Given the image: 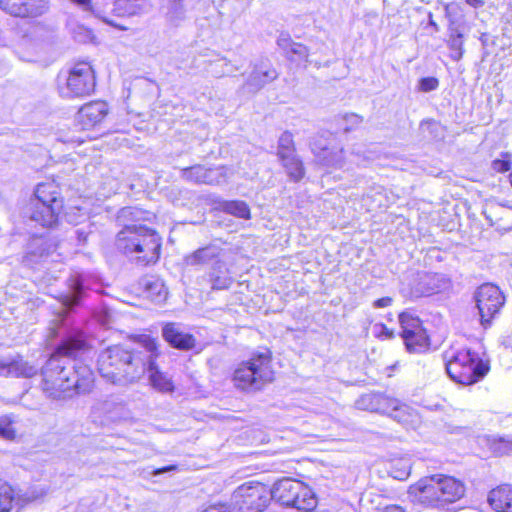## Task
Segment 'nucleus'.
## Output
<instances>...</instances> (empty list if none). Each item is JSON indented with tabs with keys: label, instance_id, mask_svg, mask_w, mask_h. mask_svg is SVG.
<instances>
[{
	"label": "nucleus",
	"instance_id": "obj_41",
	"mask_svg": "<svg viewBox=\"0 0 512 512\" xmlns=\"http://www.w3.org/2000/svg\"><path fill=\"white\" fill-rule=\"evenodd\" d=\"M378 393H367L361 395L355 401V407L359 410L376 412Z\"/></svg>",
	"mask_w": 512,
	"mask_h": 512
},
{
	"label": "nucleus",
	"instance_id": "obj_6",
	"mask_svg": "<svg viewBox=\"0 0 512 512\" xmlns=\"http://www.w3.org/2000/svg\"><path fill=\"white\" fill-rule=\"evenodd\" d=\"M271 356L269 351L253 354L248 360L242 362L233 373L235 387L243 391H258L273 380V371L270 367Z\"/></svg>",
	"mask_w": 512,
	"mask_h": 512
},
{
	"label": "nucleus",
	"instance_id": "obj_7",
	"mask_svg": "<svg viewBox=\"0 0 512 512\" xmlns=\"http://www.w3.org/2000/svg\"><path fill=\"white\" fill-rule=\"evenodd\" d=\"M63 201L53 183H40L35 189V197L30 202L29 219L43 227H52L58 221Z\"/></svg>",
	"mask_w": 512,
	"mask_h": 512
},
{
	"label": "nucleus",
	"instance_id": "obj_20",
	"mask_svg": "<svg viewBox=\"0 0 512 512\" xmlns=\"http://www.w3.org/2000/svg\"><path fill=\"white\" fill-rule=\"evenodd\" d=\"M163 339L173 348L178 350H190L195 347V337L183 331L180 324L166 323L162 327Z\"/></svg>",
	"mask_w": 512,
	"mask_h": 512
},
{
	"label": "nucleus",
	"instance_id": "obj_8",
	"mask_svg": "<svg viewBox=\"0 0 512 512\" xmlns=\"http://www.w3.org/2000/svg\"><path fill=\"white\" fill-rule=\"evenodd\" d=\"M271 500L283 506L297 510H312L316 506V498L312 489L302 481L292 478H282L270 489Z\"/></svg>",
	"mask_w": 512,
	"mask_h": 512
},
{
	"label": "nucleus",
	"instance_id": "obj_29",
	"mask_svg": "<svg viewBox=\"0 0 512 512\" xmlns=\"http://www.w3.org/2000/svg\"><path fill=\"white\" fill-rule=\"evenodd\" d=\"M141 284L147 297L152 301L162 302L166 299L168 292L160 278L148 276L142 279Z\"/></svg>",
	"mask_w": 512,
	"mask_h": 512
},
{
	"label": "nucleus",
	"instance_id": "obj_33",
	"mask_svg": "<svg viewBox=\"0 0 512 512\" xmlns=\"http://www.w3.org/2000/svg\"><path fill=\"white\" fill-rule=\"evenodd\" d=\"M399 322L401 326V337L423 330L422 323L417 316L410 312H402L399 314Z\"/></svg>",
	"mask_w": 512,
	"mask_h": 512
},
{
	"label": "nucleus",
	"instance_id": "obj_59",
	"mask_svg": "<svg viewBox=\"0 0 512 512\" xmlns=\"http://www.w3.org/2000/svg\"><path fill=\"white\" fill-rule=\"evenodd\" d=\"M511 179H510V183H511V186H512V174L510 175Z\"/></svg>",
	"mask_w": 512,
	"mask_h": 512
},
{
	"label": "nucleus",
	"instance_id": "obj_5",
	"mask_svg": "<svg viewBox=\"0 0 512 512\" xmlns=\"http://www.w3.org/2000/svg\"><path fill=\"white\" fill-rule=\"evenodd\" d=\"M448 376L456 383L472 385L487 374L489 368L470 348L450 349L444 353Z\"/></svg>",
	"mask_w": 512,
	"mask_h": 512
},
{
	"label": "nucleus",
	"instance_id": "obj_23",
	"mask_svg": "<svg viewBox=\"0 0 512 512\" xmlns=\"http://www.w3.org/2000/svg\"><path fill=\"white\" fill-rule=\"evenodd\" d=\"M224 249L215 243H210L201 247L184 257V263L187 266H199L214 263L216 260H222Z\"/></svg>",
	"mask_w": 512,
	"mask_h": 512
},
{
	"label": "nucleus",
	"instance_id": "obj_26",
	"mask_svg": "<svg viewBox=\"0 0 512 512\" xmlns=\"http://www.w3.org/2000/svg\"><path fill=\"white\" fill-rule=\"evenodd\" d=\"M488 502L497 512H512V486L504 484L492 489Z\"/></svg>",
	"mask_w": 512,
	"mask_h": 512
},
{
	"label": "nucleus",
	"instance_id": "obj_31",
	"mask_svg": "<svg viewBox=\"0 0 512 512\" xmlns=\"http://www.w3.org/2000/svg\"><path fill=\"white\" fill-rule=\"evenodd\" d=\"M387 472L391 477L397 480H406L411 472V462L409 458H392L387 462Z\"/></svg>",
	"mask_w": 512,
	"mask_h": 512
},
{
	"label": "nucleus",
	"instance_id": "obj_36",
	"mask_svg": "<svg viewBox=\"0 0 512 512\" xmlns=\"http://www.w3.org/2000/svg\"><path fill=\"white\" fill-rule=\"evenodd\" d=\"M448 47L452 51L451 58L459 61L463 56V34L456 27H449Z\"/></svg>",
	"mask_w": 512,
	"mask_h": 512
},
{
	"label": "nucleus",
	"instance_id": "obj_24",
	"mask_svg": "<svg viewBox=\"0 0 512 512\" xmlns=\"http://www.w3.org/2000/svg\"><path fill=\"white\" fill-rule=\"evenodd\" d=\"M311 149L318 160L328 167H342L344 163V151L342 148L321 145L317 142L311 144Z\"/></svg>",
	"mask_w": 512,
	"mask_h": 512
},
{
	"label": "nucleus",
	"instance_id": "obj_56",
	"mask_svg": "<svg viewBox=\"0 0 512 512\" xmlns=\"http://www.w3.org/2000/svg\"><path fill=\"white\" fill-rule=\"evenodd\" d=\"M382 329H383V333H385V335L388 338H392L393 337V331L388 330V328L385 327V326H382Z\"/></svg>",
	"mask_w": 512,
	"mask_h": 512
},
{
	"label": "nucleus",
	"instance_id": "obj_11",
	"mask_svg": "<svg viewBox=\"0 0 512 512\" xmlns=\"http://www.w3.org/2000/svg\"><path fill=\"white\" fill-rule=\"evenodd\" d=\"M95 72L87 62H80L70 70L66 87L61 90L63 97L89 96L95 89Z\"/></svg>",
	"mask_w": 512,
	"mask_h": 512
},
{
	"label": "nucleus",
	"instance_id": "obj_15",
	"mask_svg": "<svg viewBox=\"0 0 512 512\" xmlns=\"http://www.w3.org/2000/svg\"><path fill=\"white\" fill-rule=\"evenodd\" d=\"M49 0H0V9L21 19H35L49 11Z\"/></svg>",
	"mask_w": 512,
	"mask_h": 512
},
{
	"label": "nucleus",
	"instance_id": "obj_35",
	"mask_svg": "<svg viewBox=\"0 0 512 512\" xmlns=\"http://www.w3.org/2000/svg\"><path fill=\"white\" fill-rule=\"evenodd\" d=\"M184 0H169L168 10L166 12L167 21L177 27L185 19Z\"/></svg>",
	"mask_w": 512,
	"mask_h": 512
},
{
	"label": "nucleus",
	"instance_id": "obj_10",
	"mask_svg": "<svg viewBox=\"0 0 512 512\" xmlns=\"http://www.w3.org/2000/svg\"><path fill=\"white\" fill-rule=\"evenodd\" d=\"M473 300L479 316L480 324L486 329L493 319L500 313L505 304V296L498 286L485 283L479 286L474 294Z\"/></svg>",
	"mask_w": 512,
	"mask_h": 512
},
{
	"label": "nucleus",
	"instance_id": "obj_25",
	"mask_svg": "<svg viewBox=\"0 0 512 512\" xmlns=\"http://www.w3.org/2000/svg\"><path fill=\"white\" fill-rule=\"evenodd\" d=\"M208 280L213 290L228 289L233 283L230 271L223 260H216L212 264L208 272Z\"/></svg>",
	"mask_w": 512,
	"mask_h": 512
},
{
	"label": "nucleus",
	"instance_id": "obj_48",
	"mask_svg": "<svg viewBox=\"0 0 512 512\" xmlns=\"http://www.w3.org/2000/svg\"><path fill=\"white\" fill-rule=\"evenodd\" d=\"M70 1L72 3L78 5L79 7H81L84 11L94 12L92 4H91V0H70Z\"/></svg>",
	"mask_w": 512,
	"mask_h": 512
},
{
	"label": "nucleus",
	"instance_id": "obj_22",
	"mask_svg": "<svg viewBox=\"0 0 512 512\" xmlns=\"http://www.w3.org/2000/svg\"><path fill=\"white\" fill-rule=\"evenodd\" d=\"M444 285V279L436 273L421 272L412 286V293L416 297L429 296L440 291Z\"/></svg>",
	"mask_w": 512,
	"mask_h": 512
},
{
	"label": "nucleus",
	"instance_id": "obj_19",
	"mask_svg": "<svg viewBox=\"0 0 512 512\" xmlns=\"http://www.w3.org/2000/svg\"><path fill=\"white\" fill-rule=\"evenodd\" d=\"M37 373L38 368L19 355L0 360V376L2 377L31 378Z\"/></svg>",
	"mask_w": 512,
	"mask_h": 512
},
{
	"label": "nucleus",
	"instance_id": "obj_34",
	"mask_svg": "<svg viewBox=\"0 0 512 512\" xmlns=\"http://www.w3.org/2000/svg\"><path fill=\"white\" fill-rule=\"evenodd\" d=\"M403 338L404 344L408 351L410 352H418L422 349L426 348L428 345V336L426 335L425 330L416 331L409 335H406Z\"/></svg>",
	"mask_w": 512,
	"mask_h": 512
},
{
	"label": "nucleus",
	"instance_id": "obj_32",
	"mask_svg": "<svg viewBox=\"0 0 512 512\" xmlns=\"http://www.w3.org/2000/svg\"><path fill=\"white\" fill-rule=\"evenodd\" d=\"M279 160L281 161L282 166L290 180L298 182L304 177L305 168L297 153L291 156H286Z\"/></svg>",
	"mask_w": 512,
	"mask_h": 512
},
{
	"label": "nucleus",
	"instance_id": "obj_55",
	"mask_svg": "<svg viewBox=\"0 0 512 512\" xmlns=\"http://www.w3.org/2000/svg\"><path fill=\"white\" fill-rule=\"evenodd\" d=\"M383 512H405V511L399 506H389V507H386Z\"/></svg>",
	"mask_w": 512,
	"mask_h": 512
},
{
	"label": "nucleus",
	"instance_id": "obj_12",
	"mask_svg": "<svg viewBox=\"0 0 512 512\" xmlns=\"http://www.w3.org/2000/svg\"><path fill=\"white\" fill-rule=\"evenodd\" d=\"M90 418L95 424L109 425L131 419L132 413L122 399L110 396L92 406Z\"/></svg>",
	"mask_w": 512,
	"mask_h": 512
},
{
	"label": "nucleus",
	"instance_id": "obj_3",
	"mask_svg": "<svg viewBox=\"0 0 512 512\" xmlns=\"http://www.w3.org/2000/svg\"><path fill=\"white\" fill-rule=\"evenodd\" d=\"M157 356V343L150 337L144 339L140 349L113 345L99 354L98 371L112 384L127 385L139 380L145 374L146 366L151 365L152 358Z\"/></svg>",
	"mask_w": 512,
	"mask_h": 512
},
{
	"label": "nucleus",
	"instance_id": "obj_28",
	"mask_svg": "<svg viewBox=\"0 0 512 512\" xmlns=\"http://www.w3.org/2000/svg\"><path fill=\"white\" fill-rule=\"evenodd\" d=\"M149 8L146 0H116L113 11L117 16H135L148 12Z\"/></svg>",
	"mask_w": 512,
	"mask_h": 512
},
{
	"label": "nucleus",
	"instance_id": "obj_42",
	"mask_svg": "<svg viewBox=\"0 0 512 512\" xmlns=\"http://www.w3.org/2000/svg\"><path fill=\"white\" fill-rule=\"evenodd\" d=\"M439 86V81L435 77H424L418 82V89L422 92H431Z\"/></svg>",
	"mask_w": 512,
	"mask_h": 512
},
{
	"label": "nucleus",
	"instance_id": "obj_4",
	"mask_svg": "<svg viewBox=\"0 0 512 512\" xmlns=\"http://www.w3.org/2000/svg\"><path fill=\"white\" fill-rule=\"evenodd\" d=\"M415 490L420 503L442 509L460 500L465 494L463 483L446 475L422 478L415 485Z\"/></svg>",
	"mask_w": 512,
	"mask_h": 512
},
{
	"label": "nucleus",
	"instance_id": "obj_16",
	"mask_svg": "<svg viewBox=\"0 0 512 512\" xmlns=\"http://www.w3.org/2000/svg\"><path fill=\"white\" fill-rule=\"evenodd\" d=\"M279 73L268 58H260L253 64V69L243 84V89L256 93L267 84L275 81Z\"/></svg>",
	"mask_w": 512,
	"mask_h": 512
},
{
	"label": "nucleus",
	"instance_id": "obj_40",
	"mask_svg": "<svg viewBox=\"0 0 512 512\" xmlns=\"http://www.w3.org/2000/svg\"><path fill=\"white\" fill-rule=\"evenodd\" d=\"M210 67H211L210 72L215 77H222L226 74L233 73V72L239 70V68H240L238 66L232 65L230 63V61L228 59H226L225 57H220L215 61H211Z\"/></svg>",
	"mask_w": 512,
	"mask_h": 512
},
{
	"label": "nucleus",
	"instance_id": "obj_51",
	"mask_svg": "<svg viewBox=\"0 0 512 512\" xmlns=\"http://www.w3.org/2000/svg\"><path fill=\"white\" fill-rule=\"evenodd\" d=\"M465 2L473 8H480L485 4L484 0H465Z\"/></svg>",
	"mask_w": 512,
	"mask_h": 512
},
{
	"label": "nucleus",
	"instance_id": "obj_50",
	"mask_svg": "<svg viewBox=\"0 0 512 512\" xmlns=\"http://www.w3.org/2000/svg\"><path fill=\"white\" fill-rule=\"evenodd\" d=\"M95 15H96L97 17H99L100 19H102V21H103L104 23H106V24H108V25H110V26L116 27V28H118V29H120V30H125V29H126L125 27H122V26H120V25L116 24V23H115V22H113L112 20H110V19H108V18H106V17H102V16H100L98 13H95Z\"/></svg>",
	"mask_w": 512,
	"mask_h": 512
},
{
	"label": "nucleus",
	"instance_id": "obj_52",
	"mask_svg": "<svg viewBox=\"0 0 512 512\" xmlns=\"http://www.w3.org/2000/svg\"><path fill=\"white\" fill-rule=\"evenodd\" d=\"M76 235H77V238H78V241L81 242V243H85L86 240H87V234L85 232H83L82 230H76L75 231Z\"/></svg>",
	"mask_w": 512,
	"mask_h": 512
},
{
	"label": "nucleus",
	"instance_id": "obj_58",
	"mask_svg": "<svg viewBox=\"0 0 512 512\" xmlns=\"http://www.w3.org/2000/svg\"><path fill=\"white\" fill-rule=\"evenodd\" d=\"M52 330H53V334H54L55 336L59 334V332L55 331V330H54V328H52Z\"/></svg>",
	"mask_w": 512,
	"mask_h": 512
},
{
	"label": "nucleus",
	"instance_id": "obj_45",
	"mask_svg": "<svg viewBox=\"0 0 512 512\" xmlns=\"http://www.w3.org/2000/svg\"><path fill=\"white\" fill-rule=\"evenodd\" d=\"M493 167L499 172H507L511 168V162L508 160H495L493 162Z\"/></svg>",
	"mask_w": 512,
	"mask_h": 512
},
{
	"label": "nucleus",
	"instance_id": "obj_38",
	"mask_svg": "<svg viewBox=\"0 0 512 512\" xmlns=\"http://www.w3.org/2000/svg\"><path fill=\"white\" fill-rule=\"evenodd\" d=\"M223 210L231 214L233 216L249 219L250 218V209L249 206L240 200L226 201L222 205Z\"/></svg>",
	"mask_w": 512,
	"mask_h": 512
},
{
	"label": "nucleus",
	"instance_id": "obj_37",
	"mask_svg": "<svg viewBox=\"0 0 512 512\" xmlns=\"http://www.w3.org/2000/svg\"><path fill=\"white\" fill-rule=\"evenodd\" d=\"M294 154H296V148L293 135L291 132L285 131L280 135L278 140L277 156L279 159H282Z\"/></svg>",
	"mask_w": 512,
	"mask_h": 512
},
{
	"label": "nucleus",
	"instance_id": "obj_1",
	"mask_svg": "<svg viewBox=\"0 0 512 512\" xmlns=\"http://www.w3.org/2000/svg\"><path fill=\"white\" fill-rule=\"evenodd\" d=\"M85 347L86 341L80 332L69 333L58 345L42 368V388L48 397L66 399L92 390V370L88 365L74 359Z\"/></svg>",
	"mask_w": 512,
	"mask_h": 512
},
{
	"label": "nucleus",
	"instance_id": "obj_43",
	"mask_svg": "<svg viewBox=\"0 0 512 512\" xmlns=\"http://www.w3.org/2000/svg\"><path fill=\"white\" fill-rule=\"evenodd\" d=\"M343 120L346 122L344 131L349 132L362 122V117L357 114L351 113V114H346L343 117Z\"/></svg>",
	"mask_w": 512,
	"mask_h": 512
},
{
	"label": "nucleus",
	"instance_id": "obj_9",
	"mask_svg": "<svg viewBox=\"0 0 512 512\" xmlns=\"http://www.w3.org/2000/svg\"><path fill=\"white\" fill-rule=\"evenodd\" d=\"M271 501L270 488L259 482H247L232 494V503L239 512H262Z\"/></svg>",
	"mask_w": 512,
	"mask_h": 512
},
{
	"label": "nucleus",
	"instance_id": "obj_57",
	"mask_svg": "<svg viewBox=\"0 0 512 512\" xmlns=\"http://www.w3.org/2000/svg\"><path fill=\"white\" fill-rule=\"evenodd\" d=\"M57 321H59V322H63V321H64V318H63L61 315H59V316L57 317Z\"/></svg>",
	"mask_w": 512,
	"mask_h": 512
},
{
	"label": "nucleus",
	"instance_id": "obj_13",
	"mask_svg": "<svg viewBox=\"0 0 512 512\" xmlns=\"http://www.w3.org/2000/svg\"><path fill=\"white\" fill-rule=\"evenodd\" d=\"M376 412L387 414L407 429H415L420 423L418 414L407 405L400 404L398 400L378 393Z\"/></svg>",
	"mask_w": 512,
	"mask_h": 512
},
{
	"label": "nucleus",
	"instance_id": "obj_44",
	"mask_svg": "<svg viewBox=\"0 0 512 512\" xmlns=\"http://www.w3.org/2000/svg\"><path fill=\"white\" fill-rule=\"evenodd\" d=\"M421 128H426L430 135L434 138L437 137L438 131L441 129V126L438 122L434 120H425L421 122Z\"/></svg>",
	"mask_w": 512,
	"mask_h": 512
},
{
	"label": "nucleus",
	"instance_id": "obj_49",
	"mask_svg": "<svg viewBox=\"0 0 512 512\" xmlns=\"http://www.w3.org/2000/svg\"><path fill=\"white\" fill-rule=\"evenodd\" d=\"M177 469V466L176 465H168V466H164V467H161L159 469H156L153 474L154 475H158V474H163V473H166V472H170V471H174Z\"/></svg>",
	"mask_w": 512,
	"mask_h": 512
},
{
	"label": "nucleus",
	"instance_id": "obj_39",
	"mask_svg": "<svg viewBox=\"0 0 512 512\" xmlns=\"http://www.w3.org/2000/svg\"><path fill=\"white\" fill-rule=\"evenodd\" d=\"M17 421L13 415L0 416V437L7 440H14L17 434Z\"/></svg>",
	"mask_w": 512,
	"mask_h": 512
},
{
	"label": "nucleus",
	"instance_id": "obj_46",
	"mask_svg": "<svg viewBox=\"0 0 512 512\" xmlns=\"http://www.w3.org/2000/svg\"><path fill=\"white\" fill-rule=\"evenodd\" d=\"M391 437L380 434V433H371L370 439L375 441L373 445H386Z\"/></svg>",
	"mask_w": 512,
	"mask_h": 512
},
{
	"label": "nucleus",
	"instance_id": "obj_17",
	"mask_svg": "<svg viewBox=\"0 0 512 512\" xmlns=\"http://www.w3.org/2000/svg\"><path fill=\"white\" fill-rule=\"evenodd\" d=\"M181 178L195 184L220 185L226 182L224 167L206 168L194 165L181 169Z\"/></svg>",
	"mask_w": 512,
	"mask_h": 512
},
{
	"label": "nucleus",
	"instance_id": "obj_2",
	"mask_svg": "<svg viewBox=\"0 0 512 512\" xmlns=\"http://www.w3.org/2000/svg\"><path fill=\"white\" fill-rule=\"evenodd\" d=\"M144 220V212L137 207H124L117 214L122 229L117 233L115 245L132 263L146 267L160 258L161 236L138 222Z\"/></svg>",
	"mask_w": 512,
	"mask_h": 512
},
{
	"label": "nucleus",
	"instance_id": "obj_54",
	"mask_svg": "<svg viewBox=\"0 0 512 512\" xmlns=\"http://www.w3.org/2000/svg\"><path fill=\"white\" fill-rule=\"evenodd\" d=\"M203 512H229V511L224 507L211 506Z\"/></svg>",
	"mask_w": 512,
	"mask_h": 512
},
{
	"label": "nucleus",
	"instance_id": "obj_30",
	"mask_svg": "<svg viewBox=\"0 0 512 512\" xmlns=\"http://www.w3.org/2000/svg\"><path fill=\"white\" fill-rule=\"evenodd\" d=\"M155 359L152 358L151 365L146 366V372L149 373V380L151 385L158 391L164 393H171L174 391V385L170 378L167 377L164 373L158 370L155 365Z\"/></svg>",
	"mask_w": 512,
	"mask_h": 512
},
{
	"label": "nucleus",
	"instance_id": "obj_21",
	"mask_svg": "<svg viewBox=\"0 0 512 512\" xmlns=\"http://www.w3.org/2000/svg\"><path fill=\"white\" fill-rule=\"evenodd\" d=\"M277 44L289 61L295 62L298 65L304 64L306 67L309 62V49L305 45L294 42L287 34H281L277 39Z\"/></svg>",
	"mask_w": 512,
	"mask_h": 512
},
{
	"label": "nucleus",
	"instance_id": "obj_14",
	"mask_svg": "<svg viewBox=\"0 0 512 512\" xmlns=\"http://www.w3.org/2000/svg\"><path fill=\"white\" fill-rule=\"evenodd\" d=\"M44 494V489L36 488L20 493L0 479V512H19L26 504L37 500Z\"/></svg>",
	"mask_w": 512,
	"mask_h": 512
},
{
	"label": "nucleus",
	"instance_id": "obj_27",
	"mask_svg": "<svg viewBox=\"0 0 512 512\" xmlns=\"http://www.w3.org/2000/svg\"><path fill=\"white\" fill-rule=\"evenodd\" d=\"M85 293L84 283L81 276H72L69 279V292L63 296L62 305L65 310H72L79 305Z\"/></svg>",
	"mask_w": 512,
	"mask_h": 512
},
{
	"label": "nucleus",
	"instance_id": "obj_18",
	"mask_svg": "<svg viewBox=\"0 0 512 512\" xmlns=\"http://www.w3.org/2000/svg\"><path fill=\"white\" fill-rule=\"evenodd\" d=\"M108 105L103 101L84 104L76 115V121L83 130L91 129L100 124L108 114Z\"/></svg>",
	"mask_w": 512,
	"mask_h": 512
},
{
	"label": "nucleus",
	"instance_id": "obj_47",
	"mask_svg": "<svg viewBox=\"0 0 512 512\" xmlns=\"http://www.w3.org/2000/svg\"><path fill=\"white\" fill-rule=\"evenodd\" d=\"M392 303H393V299L391 297H383V298L375 300L373 302V307L374 308H385V307H389L390 305H392Z\"/></svg>",
	"mask_w": 512,
	"mask_h": 512
},
{
	"label": "nucleus",
	"instance_id": "obj_53",
	"mask_svg": "<svg viewBox=\"0 0 512 512\" xmlns=\"http://www.w3.org/2000/svg\"><path fill=\"white\" fill-rule=\"evenodd\" d=\"M428 18H429L428 25L431 26L435 32H438L440 30V28H439L438 24L433 20L432 13L428 14Z\"/></svg>",
	"mask_w": 512,
	"mask_h": 512
}]
</instances>
